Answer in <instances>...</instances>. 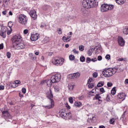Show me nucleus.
I'll return each instance as SVG.
<instances>
[{
  "mask_svg": "<svg viewBox=\"0 0 128 128\" xmlns=\"http://www.w3.org/2000/svg\"><path fill=\"white\" fill-rule=\"evenodd\" d=\"M98 2L96 0H83L82 6L86 10L92 8H96Z\"/></svg>",
  "mask_w": 128,
  "mask_h": 128,
  "instance_id": "f257e3e1",
  "label": "nucleus"
},
{
  "mask_svg": "<svg viewBox=\"0 0 128 128\" xmlns=\"http://www.w3.org/2000/svg\"><path fill=\"white\" fill-rule=\"evenodd\" d=\"M46 97L49 99V102L50 103V105L45 106L46 108H52L54 106V94H52V91L51 89H50L49 90L46 92Z\"/></svg>",
  "mask_w": 128,
  "mask_h": 128,
  "instance_id": "f03ea898",
  "label": "nucleus"
},
{
  "mask_svg": "<svg viewBox=\"0 0 128 128\" xmlns=\"http://www.w3.org/2000/svg\"><path fill=\"white\" fill-rule=\"evenodd\" d=\"M116 72V70H114V68H108L104 69L102 71V74L106 78H110Z\"/></svg>",
  "mask_w": 128,
  "mask_h": 128,
  "instance_id": "7ed1b4c3",
  "label": "nucleus"
},
{
  "mask_svg": "<svg viewBox=\"0 0 128 128\" xmlns=\"http://www.w3.org/2000/svg\"><path fill=\"white\" fill-rule=\"evenodd\" d=\"M114 10V5L103 4L100 7V11L102 12H108V10Z\"/></svg>",
  "mask_w": 128,
  "mask_h": 128,
  "instance_id": "20e7f679",
  "label": "nucleus"
},
{
  "mask_svg": "<svg viewBox=\"0 0 128 128\" xmlns=\"http://www.w3.org/2000/svg\"><path fill=\"white\" fill-rule=\"evenodd\" d=\"M19 22L21 24H22L23 26H26V24H28V16H25L24 14H20L19 16Z\"/></svg>",
  "mask_w": 128,
  "mask_h": 128,
  "instance_id": "39448f33",
  "label": "nucleus"
},
{
  "mask_svg": "<svg viewBox=\"0 0 128 128\" xmlns=\"http://www.w3.org/2000/svg\"><path fill=\"white\" fill-rule=\"evenodd\" d=\"M64 59L62 58H60L59 59L56 58H54L52 60V64H54L55 66H62V64H64Z\"/></svg>",
  "mask_w": 128,
  "mask_h": 128,
  "instance_id": "423d86ee",
  "label": "nucleus"
},
{
  "mask_svg": "<svg viewBox=\"0 0 128 128\" xmlns=\"http://www.w3.org/2000/svg\"><path fill=\"white\" fill-rule=\"evenodd\" d=\"M62 76L60 74H56L51 77V80L53 84H56V82H58L60 80Z\"/></svg>",
  "mask_w": 128,
  "mask_h": 128,
  "instance_id": "0eeeda50",
  "label": "nucleus"
},
{
  "mask_svg": "<svg viewBox=\"0 0 128 128\" xmlns=\"http://www.w3.org/2000/svg\"><path fill=\"white\" fill-rule=\"evenodd\" d=\"M13 46L15 48H16V50H22V48H26L24 44L20 42L13 45Z\"/></svg>",
  "mask_w": 128,
  "mask_h": 128,
  "instance_id": "6e6552de",
  "label": "nucleus"
},
{
  "mask_svg": "<svg viewBox=\"0 0 128 128\" xmlns=\"http://www.w3.org/2000/svg\"><path fill=\"white\" fill-rule=\"evenodd\" d=\"M80 76V74L79 72H76L68 75V78L70 80H74L76 78H78Z\"/></svg>",
  "mask_w": 128,
  "mask_h": 128,
  "instance_id": "1a4fd4ad",
  "label": "nucleus"
},
{
  "mask_svg": "<svg viewBox=\"0 0 128 128\" xmlns=\"http://www.w3.org/2000/svg\"><path fill=\"white\" fill-rule=\"evenodd\" d=\"M13 46L20 42V36H15L12 38Z\"/></svg>",
  "mask_w": 128,
  "mask_h": 128,
  "instance_id": "9d476101",
  "label": "nucleus"
},
{
  "mask_svg": "<svg viewBox=\"0 0 128 128\" xmlns=\"http://www.w3.org/2000/svg\"><path fill=\"white\" fill-rule=\"evenodd\" d=\"M30 15L34 20H36V18H38V16L36 15V11L34 10H31L30 12Z\"/></svg>",
  "mask_w": 128,
  "mask_h": 128,
  "instance_id": "9b49d317",
  "label": "nucleus"
},
{
  "mask_svg": "<svg viewBox=\"0 0 128 128\" xmlns=\"http://www.w3.org/2000/svg\"><path fill=\"white\" fill-rule=\"evenodd\" d=\"M40 38V35L38 34H32L31 35L30 40L32 42H35V40H38Z\"/></svg>",
  "mask_w": 128,
  "mask_h": 128,
  "instance_id": "f8f14e48",
  "label": "nucleus"
},
{
  "mask_svg": "<svg viewBox=\"0 0 128 128\" xmlns=\"http://www.w3.org/2000/svg\"><path fill=\"white\" fill-rule=\"evenodd\" d=\"M118 43L120 46H124V44H126V42H124V38H122L121 36H119L118 38Z\"/></svg>",
  "mask_w": 128,
  "mask_h": 128,
  "instance_id": "ddd939ff",
  "label": "nucleus"
},
{
  "mask_svg": "<svg viewBox=\"0 0 128 128\" xmlns=\"http://www.w3.org/2000/svg\"><path fill=\"white\" fill-rule=\"evenodd\" d=\"M118 98L119 100H126V94L124 92L119 93Z\"/></svg>",
  "mask_w": 128,
  "mask_h": 128,
  "instance_id": "4468645a",
  "label": "nucleus"
},
{
  "mask_svg": "<svg viewBox=\"0 0 128 128\" xmlns=\"http://www.w3.org/2000/svg\"><path fill=\"white\" fill-rule=\"evenodd\" d=\"M6 28H2L1 31L0 32V36L4 38H6Z\"/></svg>",
  "mask_w": 128,
  "mask_h": 128,
  "instance_id": "2eb2a0df",
  "label": "nucleus"
},
{
  "mask_svg": "<svg viewBox=\"0 0 128 128\" xmlns=\"http://www.w3.org/2000/svg\"><path fill=\"white\" fill-rule=\"evenodd\" d=\"M2 114L5 118H12V116H10V112H8V111H3Z\"/></svg>",
  "mask_w": 128,
  "mask_h": 128,
  "instance_id": "dca6fc26",
  "label": "nucleus"
},
{
  "mask_svg": "<svg viewBox=\"0 0 128 128\" xmlns=\"http://www.w3.org/2000/svg\"><path fill=\"white\" fill-rule=\"evenodd\" d=\"M20 80H15L14 82L12 84V88H16L18 86V84H20Z\"/></svg>",
  "mask_w": 128,
  "mask_h": 128,
  "instance_id": "f3484780",
  "label": "nucleus"
},
{
  "mask_svg": "<svg viewBox=\"0 0 128 128\" xmlns=\"http://www.w3.org/2000/svg\"><path fill=\"white\" fill-rule=\"evenodd\" d=\"M59 114H60V116H62V118H66V110H60Z\"/></svg>",
  "mask_w": 128,
  "mask_h": 128,
  "instance_id": "a211bd4d",
  "label": "nucleus"
},
{
  "mask_svg": "<svg viewBox=\"0 0 128 128\" xmlns=\"http://www.w3.org/2000/svg\"><path fill=\"white\" fill-rule=\"evenodd\" d=\"M45 82H46L48 86H49V87L52 86V84H54V82H52V80L51 78H50V80H46L45 81Z\"/></svg>",
  "mask_w": 128,
  "mask_h": 128,
  "instance_id": "6ab92c4d",
  "label": "nucleus"
},
{
  "mask_svg": "<svg viewBox=\"0 0 128 128\" xmlns=\"http://www.w3.org/2000/svg\"><path fill=\"white\" fill-rule=\"evenodd\" d=\"M70 38H72V36H68L67 37L63 36L62 38V40L65 42H70Z\"/></svg>",
  "mask_w": 128,
  "mask_h": 128,
  "instance_id": "aec40b11",
  "label": "nucleus"
},
{
  "mask_svg": "<svg viewBox=\"0 0 128 128\" xmlns=\"http://www.w3.org/2000/svg\"><path fill=\"white\" fill-rule=\"evenodd\" d=\"M60 86H62V84H60V85L58 84L54 86V92H60Z\"/></svg>",
  "mask_w": 128,
  "mask_h": 128,
  "instance_id": "412c9836",
  "label": "nucleus"
},
{
  "mask_svg": "<svg viewBox=\"0 0 128 128\" xmlns=\"http://www.w3.org/2000/svg\"><path fill=\"white\" fill-rule=\"evenodd\" d=\"M74 105L75 106H76L77 108H80L82 106V102H74Z\"/></svg>",
  "mask_w": 128,
  "mask_h": 128,
  "instance_id": "4be33fe9",
  "label": "nucleus"
},
{
  "mask_svg": "<svg viewBox=\"0 0 128 128\" xmlns=\"http://www.w3.org/2000/svg\"><path fill=\"white\" fill-rule=\"evenodd\" d=\"M125 0H116V4H124Z\"/></svg>",
  "mask_w": 128,
  "mask_h": 128,
  "instance_id": "5701e85b",
  "label": "nucleus"
},
{
  "mask_svg": "<svg viewBox=\"0 0 128 128\" xmlns=\"http://www.w3.org/2000/svg\"><path fill=\"white\" fill-rule=\"evenodd\" d=\"M74 84H68V88L69 90H74Z\"/></svg>",
  "mask_w": 128,
  "mask_h": 128,
  "instance_id": "b1692460",
  "label": "nucleus"
},
{
  "mask_svg": "<svg viewBox=\"0 0 128 128\" xmlns=\"http://www.w3.org/2000/svg\"><path fill=\"white\" fill-rule=\"evenodd\" d=\"M70 118H72V113H70V112L66 113V115L65 116V118H68L70 120Z\"/></svg>",
  "mask_w": 128,
  "mask_h": 128,
  "instance_id": "393cba45",
  "label": "nucleus"
},
{
  "mask_svg": "<svg viewBox=\"0 0 128 128\" xmlns=\"http://www.w3.org/2000/svg\"><path fill=\"white\" fill-rule=\"evenodd\" d=\"M123 34H128V27H126L123 29Z\"/></svg>",
  "mask_w": 128,
  "mask_h": 128,
  "instance_id": "a878e982",
  "label": "nucleus"
},
{
  "mask_svg": "<svg viewBox=\"0 0 128 128\" xmlns=\"http://www.w3.org/2000/svg\"><path fill=\"white\" fill-rule=\"evenodd\" d=\"M104 84V82H100L98 84L97 86L98 88H101V86H103Z\"/></svg>",
  "mask_w": 128,
  "mask_h": 128,
  "instance_id": "bb28decb",
  "label": "nucleus"
},
{
  "mask_svg": "<svg viewBox=\"0 0 128 128\" xmlns=\"http://www.w3.org/2000/svg\"><path fill=\"white\" fill-rule=\"evenodd\" d=\"M46 24L44 22H42L40 25V28H46Z\"/></svg>",
  "mask_w": 128,
  "mask_h": 128,
  "instance_id": "cd10ccee",
  "label": "nucleus"
},
{
  "mask_svg": "<svg viewBox=\"0 0 128 128\" xmlns=\"http://www.w3.org/2000/svg\"><path fill=\"white\" fill-rule=\"evenodd\" d=\"M111 94L113 96H114L116 94V88H114L111 90Z\"/></svg>",
  "mask_w": 128,
  "mask_h": 128,
  "instance_id": "c85d7f7f",
  "label": "nucleus"
},
{
  "mask_svg": "<svg viewBox=\"0 0 128 128\" xmlns=\"http://www.w3.org/2000/svg\"><path fill=\"white\" fill-rule=\"evenodd\" d=\"M99 98H102V97L100 96V94H96L94 98V100H98Z\"/></svg>",
  "mask_w": 128,
  "mask_h": 128,
  "instance_id": "c756f323",
  "label": "nucleus"
},
{
  "mask_svg": "<svg viewBox=\"0 0 128 128\" xmlns=\"http://www.w3.org/2000/svg\"><path fill=\"white\" fill-rule=\"evenodd\" d=\"M69 58L70 60H74V58H76V57H74V56L71 54L69 56Z\"/></svg>",
  "mask_w": 128,
  "mask_h": 128,
  "instance_id": "7c9ffc66",
  "label": "nucleus"
},
{
  "mask_svg": "<svg viewBox=\"0 0 128 128\" xmlns=\"http://www.w3.org/2000/svg\"><path fill=\"white\" fill-rule=\"evenodd\" d=\"M79 50L81 52H84V46L82 45L79 46Z\"/></svg>",
  "mask_w": 128,
  "mask_h": 128,
  "instance_id": "2f4dec72",
  "label": "nucleus"
},
{
  "mask_svg": "<svg viewBox=\"0 0 128 128\" xmlns=\"http://www.w3.org/2000/svg\"><path fill=\"white\" fill-rule=\"evenodd\" d=\"M14 24L12 23V22H8V26L10 28H12V25Z\"/></svg>",
  "mask_w": 128,
  "mask_h": 128,
  "instance_id": "473e14b6",
  "label": "nucleus"
},
{
  "mask_svg": "<svg viewBox=\"0 0 128 128\" xmlns=\"http://www.w3.org/2000/svg\"><path fill=\"white\" fill-rule=\"evenodd\" d=\"M94 84H88V88H94Z\"/></svg>",
  "mask_w": 128,
  "mask_h": 128,
  "instance_id": "72a5a7b5",
  "label": "nucleus"
},
{
  "mask_svg": "<svg viewBox=\"0 0 128 128\" xmlns=\"http://www.w3.org/2000/svg\"><path fill=\"white\" fill-rule=\"evenodd\" d=\"M80 62H84V60H86V58H84V56H82L80 58Z\"/></svg>",
  "mask_w": 128,
  "mask_h": 128,
  "instance_id": "f704fd0d",
  "label": "nucleus"
},
{
  "mask_svg": "<svg viewBox=\"0 0 128 128\" xmlns=\"http://www.w3.org/2000/svg\"><path fill=\"white\" fill-rule=\"evenodd\" d=\"M84 95L80 96L78 98V100H84Z\"/></svg>",
  "mask_w": 128,
  "mask_h": 128,
  "instance_id": "c9c22d12",
  "label": "nucleus"
},
{
  "mask_svg": "<svg viewBox=\"0 0 128 128\" xmlns=\"http://www.w3.org/2000/svg\"><path fill=\"white\" fill-rule=\"evenodd\" d=\"M58 34H62V28H59L58 30Z\"/></svg>",
  "mask_w": 128,
  "mask_h": 128,
  "instance_id": "e433bc0d",
  "label": "nucleus"
},
{
  "mask_svg": "<svg viewBox=\"0 0 128 128\" xmlns=\"http://www.w3.org/2000/svg\"><path fill=\"white\" fill-rule=\"evenodd\" d=\"M11 56H12V54H10V52H7L6 56H7L8 58H10Z\"/></svg>",
  "mask_w": 128,
  "mask_h": 128,
  "instance_id": "4c0bfd02",
  "label": "nucleus"
},
{
  "mask_svg": "<svg viewBox=\"0 0 128 128\" xmlns=\"http://www.w3.org/2000/svg\"><path fill=\"white\" fill-rule=\"evenodd\" d=\"M68 100L70 104H74V100H72V97L69 98Z\"/></svg>",
  "mask_w": 128,
  "mask_h": 128,
  "instance_id": "58836bf2",
  "label": "nucleus"
},
{
  "mask_svg": "<svg viewBox=\"0 0 128 128\" xmlns=\"http://www.w3.org/2000/svg\"><path fill=\"white\" fill-rule=\"evenodd\" d=\"M110 122L111 124H112L114 122V118H112L110 120Z\"/></svg>",
  "mask_w": 128,
  "mask_h": 128,
  "instance_id": "ea45409f",
  "label": "nucleus"
},
{
  "mask_svg": "<svg viewBox=\"0 0 128 128\" xmlns=\"http://www.w3.org/2000/svg\"><path fill=\"white\" fill-rule=\"evenodd\" d=\"M106 60H110V54H106Z\"/></svg>",
  "mask_w": 128,
  "mask_h": 128,
  "instance_id": "a19ab883",
  "label": "nucleus"
},
{
  "mask_svg": "<svg viewBox=\"0 0 128 128\" xmlns=\"http://www.w3.org/2000/svg\"><path fill=\"white\" fill-rule=\"evenodd\" d=\"M92 76L94 78H98V72H95L93 73Z\"/></svg>",
  "mask_w": 128,
  "mask_h": 128,
  "instance_id": "79ce46f5",
  "label": "nucleus"
},
{
  "mask_svg": "<svg viewBox=\"0 0 128 128\" xmlns=\"http://www.w3.org/2000/svg\"><path fill=\"white\" fill-rule=\"evenodd\" d=\"M90 62H92V59H90V58H86V62L88 64H90Z\"/></svg>",
  "mask_w": 128,
  "mask_h": 128,
  "instance_id": "37998d69",
  "label": "nucleus"
},
{
  "mask_svg": "<svg viewBox=\"0 0 128 128\" xmlns=\"http://www.w3.org/2000/svg\"><path fill=\"white\" fill-rule=\"evenodd\" d=\"M107 86L108 88H110V86H112V83L110 82H108L107 84Z\"/></svg>",
  "mask_w": 128,
  "mask_h": 128,
  "instance_id": "c03bdc74",
  "label": "nucleus"
},
{
  "mask_svg": "<svg viewBox=\"0 0 128 128\" xmlns=\"http://www.w3.org/2000/svg\"><path fill=\"white\" fill-rule=\"evenodd\" d=\"M22 92H23L24 94H26V89L25 88H22Z\"/></svg>",
  "mask_w": 128,
  "mask_h": 128,
  "instance_id": "a18cd8bd",
  "label": "nucleus"
},
{
  "mask_svg": "<svg viewBox=\"0 0 128 128\" xmlns=\"http://www.w3.org/2000/svg\"><path fill=\"white\" fill-rule=\"evenodd\" d=\"M28 32V29H26L24 30V34H26Z\"/></svg>",
  "mask_w": 128,
  "mask_h": 128,
  "instance_id": "49530a36",
  "label": "nucleus"
},
{
  "mask_svg": "<svg viewBox=\"0 0 128 128\" xmlns=\"http://www.w3.org/2000/svg\"><path fill=\"white\" fill-rule=\"evenodd\" d=\"M92 82V78H90L88 80V84H90Z\"/></svg>",
  "mask_w": 128,
  "mask_h": 128,
  "instance_id": "de8ad7c7",
  "label": "nucleus"
},
{
  "mask_svg": "<svg viewBox=\"0 0 128 128\" xmlns=\"http://www.w3.org/2000/svg\"><path fill=\"white\" fill-rule=\"evenodd\" d=\"M74 54H78V52L76 51V49H74L72 50Z\"/></svg>",
  "mask_w": 128,
  "mask_h": 128,
  "instance_id": "09e8293b",
  "label": "nucleus"
},
{
  "mask_svg": "<svg viewBox=\"0 0 128 128\" xmlns=\"http://www.w3.org/2000/svg\"><path fill=\"white\" fill-rule=\"evenodd\" d=\"M102 60V57L101 56H99L98 57V60Z\"/></svg>",
  "mask_w": 128,
  "mask_h": 128,
  "instance_id": "8fccbe9b",
  "label": "nucleus"
},
{
  "mask_svg": "<svg viewBox=\"0 0 128 128\" xmlns=\"http://www.w3.org/2000/svg\"><path fill=\"white\" fill-rule=\"evenodd\" d=\"M96 60H98L96 58H94L91 59V62H96Z\"/></svg>",
  "mask_w": 128,
  "mask_h": 128,
  "instance_id": "3c124183",
  "label": "nucleus"
},
{
  "mask_svg": "<svg viewBox=\"0 0 128 128\" xmlns=\"http://www.w3.org/2000/svg\"><path fill=\"white\" fill-rule=\"evenodd\" d=\"M4 49V44H0V50Z\"/></svg>",
  "mask_w": 128,
  "mask_h": 128,
  "instance_id": "603ef678",
  "label": "nucleus"
},
{
  "mask_svg": "<svg viewBox=\"0 0 128 128\" xmlns=\"http://www.w3.org/2000/svg\"><path fill=\"white\" fill-rule=\"evenodd\" d=\"M88 56H92V51H90V50L88 51Z\"/></svg>",
  "mask_w": 128,
  "mask_h": 128,
  "instance_id": "864d4df0",
  "label": "nucleus"
},
{
  "mask_svg": "<svg viewBox=\"0 0 128 128\" xmlns=\"http://www.w3.org/2000/svg\"><path fill=\"white\" fill-rule=\"evenodd\" d=\"M100 92H104V88H100Z\"/></svg>",
  "mask_w": 128,
  "mask_h": 128,
  "instance_id": "5fc2aeb1",
  "label": "nucleus"
},
{
  "mask_svg": "<svg viewBox=\"0 0 128 128\" xmlns=\"http://www.w3.org/2000/svg\"><path fill=\"white\" fill-rule=\"evenodd\" d=\"M4 90V86L2 85H0V90Z\"/></svg>",
  "mask_w": 128,
  "mask_h": 128,
  "instance_id": "6e6d98bb",
  "label": "nucleus"
},
{
  "mask_svg": "<svg viewBox=\"0 0 128 128\" xmlns=\"http://www.w3.org/2000/svg\"><path fill=\"white\" fill-rule=\"evenodd\" d=\"M66 108H68L69 110H70V105L68 104H66Z\"/></svg>",
  "mask_w": 128,
  "mask_h": 128,
  "instance_id": "4d7b16f0",
  "label": "nucleus"
},
{
  "mask_svg": "<svg viewBox=\"0 0 128 128\" xmlns=\"http://www.w3.org/2000/svg\"><path fill=\"white\" fill-rule=\"evenodd\" d=\"M106 102H108V100H110V98L108 97V96H106Z\"/></svg>",
  "mask_w": 128,
  "mask_h": 128,
  "instance_id": "13d9d810",
  "label": "nucleus"
},
{
  "mask_svg": "<svg viewBox=\"0 0 128 128\" xmlns=\"http://www.w3.org/2000/svg\"><path fill=\"white\" fill-rule=\"evenodd\" d=\"M19 96L20 98H24V94H22V93H19Z\"/></svg>",
  "mask_w": 128,
  "mask_h": 128,
  "instance_id": "bf43d9fd",
  "label": "nucleus"
},
{
  "mask_svg": "<svg viewBox=\"0 0 128 128\" xmlns=\"http://www.w3.org/2000/svg\"><path fill=\"white\" fill-rule=\"evenodd\" d=\"M2 14H4V16H6V10L3 11L2 12Z\"/></svg>",
  "mask_w": 128,
  "mask_h": 128,
  "instance_id": "052dcab7",
  "label": "nucleus"
},
{
  "mask_svg": "<svg viewBox=\"0 0 128 128\" xmlns=\"http://www.w3.org/2000/svg\"><path fill=\"white\" fill-rule=\"evenodd\" d=\"M118 60L119 62H122L124 60V58H120Z\"/></svg>",
  "mask_w": 128,
  "mask_h": 128,
  "instance_id": "680f3d73",
  "label": "nucleus"
},
{
  "mask_svg": "<svg viewBox=\"0 0 128 128\" xmlns=\"http://www.w3.org/2000/svg\"><path fill=\"white\" fill-rule=\"evenodd\" d=\"M12 32L10 30H8L7 32V34H8V36H10V34Z\"/></svg>",
  "mask_w": 128,
  "mask_h": 128,
  "instance_id": "e2e57ef3",
  "label": "nucleus"
},
{
  "mask_svg": "<svg viewBox=\"0 0 128 128\" xmlns=\"http://www.w3.org/2000/svg\"><path fill=\"white\" fill-rule=\"evenodd\" d=\"M9 15L10 16H12V11L9 12Z\"/></svg>",
  "mask_w": 128,
  "mask_h": 128,
  "instance_id": "0e129e2a",
  "label": "nucleus"
},
{
  "mask_svg": "<svg viewBox=\"0 0 128 128\" xmlns=\"http://www.w3.org/2000/svg\"><path fill=\"white\" fill-rule=\"evenodd\" d=\"M124 84H128V79H126L124 81Z\"/></svg>",
  "mask_w": 128,
  "mask_h": 128,
  "instance_id": "69168bd1",
  "label": "nucleus"
},
{
  "mask_svg": "<svg viewBox=\"0 0 128 128\" xmlns=\"http://www.w3.org/2000/svg\"><path fill=\"white\" fill-rule=\"evenodd\" d=\"M99 128H106V127L104 126H99Z\"/></svg>",
  "mask_w": 128,
  "mask_h": 128,
  "instance_id": "338daca9",
  "label": "nucleus"
},
{
  "mask_svg": "<svg viewBox=\"0 0 128 128\" xmlns=\"http://www.w3.org/2000/svg\"><path fill=\"white\" fill-rule=\"evenodd\" d=\"M68 46H70V45L68 44H66L65 45V48H68Z\"/></svg>",
  "mask_w": 128,
  "mask_h": 128,
  "instance_id": "774afa93",
  "label": "nucleus"
}]
</instances>
